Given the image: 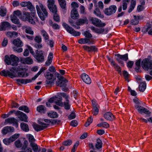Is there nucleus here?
I'll return each mask as SVG.
<instances>
[{
  "instance_id": "1",
  "label": "nucleus",
  "mask_w": 152,
  "mask_h": 152,
  "mask_svg": "<svg viewBox=\"0 0 152 152\" xmlns=\"http://www.w3.org/2000/svg\"><path fill=\"white\" fill-rule=\"evenodd\" d=\"M36 7L39 17L42 20H44L48 16L46 7L40 3H39V5H37Z\"/></svg>"
},
{
  "instance_id": "2",
  "label": "nucleus",
  "mask_w": 152,
  "mask_h": 152,
  "mask_svg": "<svg viewBox=\"0 0 152 152\" xmlns=\"http://www.w3.org/2000/svg\"><path fill=\"white\" fill-rule=\"evenodd\" d=\"M46 68L45 67L42 68L39 71L37 74L33 77L31 79H18L16 80V81L18 84L21 83L22 84H26V83H31L32 80H34L38 77L45 70Z\"/></svg>"
},
{
  "instance_id": "3",
  "label": "nucleus",
  "mask_w": 152,
  "mask_h": 152,
  "mask_svg": "<svg viewBox=\"0 0 152 152\" xmlns=\"http://www.w3.org/2000/svg\"><path fill=\"white\" fill-rule=\"evenodd\" d=\"M18 60V58L14 55H11L10 57L8 56H5V61L8 65L11 64L12 66H16Z\"/></svg>"
},
{
  "instance_id": "4",
  "label": "nucleus",
  "mask_w": 152,
  "mask_h": 152,
  "mask_svg": "<svg viewBox=\"0 0 152 152\" xmlns=\"http://www.w3.org/2000/svg\"><path fill=\"white\" fill-rule=\"evenodd\" d=\"M141 65L142 68L145 70L152 69V59L145 58L141 62Z\"/></svg>"
},
{
  "instance_id": "5",
  "label": "nucleus",
  "mask_w": 152,
  "mask_h": 152,
  "mask_svg": "<svg viewBox=\"0 0 152 152\" xmlns=\"http://www.w3.org/2000/svg\"><path fill=\"white\" fill-rule=\"evenodd\" d=\"M20 18L23 21H28L30 23L34 25L35 24V21L37 20L36 18L35 19H33L31 16L30 14L28 12L23 13V15L21 16Z\"/></svg>"
},
{
  "instance_id": "6",
  "label": "nucleus",
  "mask_w": 152,
  "mask_h": 152,
  "mask_svg": "<svg viewBox=\"0 0 152 152\" xmlns=\"http://www.w3.org/2000/svg\"><path fill=\"white\" fill-rule=\"evenodd\" d=\"M20 4L23 7H27V8L31 11L32 16L34 17L35 15L36 14L35 8L30 1L23 2L21 3Z\"/></svg>"
},
{
  "instance_id": "7",
  "label": "nucleus",
  "mask_w": 152,
  "mask_h": 152,
  "mask_svg": "<svg viewBox=\"0 0 152 152\" xmlns=\"http://www.w3.org/2000/svg\"><path fill=\"white\" fill-rule=\"evenodd\" d=\"M62 25L67 32L72 34L73 36L76 37L79 36L80 35V32L75 31L73 28L66 23H63Z\"/></svg>"
},
{
  "instance_id": "8",
  "label": "nucleus",
  "mask_w": 152,
  "mask_h": 152,
  "mask_svg": "<svg viewBox=\"0 0 152 152\" xmlns=\"http://www.w3.org/2000/svg\"><path fill=\"white\" fill-rule=\"evenodd\" d=\"M89 20L93 24L97 27H102L106 25L105 23L102 22L100 19L96 18L91 17Z\"/></svg>"
},
{
  "instance_id": "9",
  "label": "nucleus",
  "mask_w": 152,
  "mask_h": 152,
  "mask_svg": "<svg viewBox=\"0 0 152 152\" xmlns=\"http://www.w3.org/2000/svg\"><path fill=\"white\" fill-rule=\"evenodd\" d=\"M43 52L41 50H37L34 55V57L39 62H42L44 60Z\"/></svg>"
},
{
  "instance_id": "10",
  "label": "nucleus",
  "mask_w": 152,
  "mask_h": 152,
  "mask_svg": "<svg viewBox=\"0 0 152 152\" xmlns=\"http://www.w3.org/2000/svg\"><path fill=\"white\" fill-rule=\"evenodd\" d=\"M40 125L35 124L33 125V127L34 129L37 132H39L46 129L48 124L41 122L39 123Z\"/></svg>"
},
{
  "instance_id": "11",
  "label": "nucleus",
  "mask_w": 152,
  "mask_h": 152,
  "mask_svg": "<svg viewBox=\"0 0 152 152\" xmlns=\"http://www.w3.org/2000/svg\"><path fill=\"white\" fill-rule=\"evenodd\" d=\"M115 56H117L116 60L119 63L121 64H124L123 60L126 61L128 59L127 54H126L124 55H121L118 54L115 55Z\"/></svg>"
},
{
  "instance_id": "12",
  "label": "nucleus",
  "mask_w": 152,
  "mask_h": 152,
  "mask_svg": "<svg viewBox=\"0 0 152 152\" xmlns=\"http://www.w3.org/2000/svg\"><path fill=\"white\" fill-rule=\"evenodd\" d=\"M117 7L115 5L110 6L109 8H106L104 11V13L107 15H110L115 12Z\"/></svg>"
},
{
  "instance_id": "13",
  "label": "nucleus",
  "mask_w": 152,
  "mask_h": 152,
  "mask_svg": "<svg viewBox=\"0 0 152 152\" xmlns=\"http://www.w3.org/2000/svg\"><path fill=\"white\" fill-rule=\"evenodd\" d=\"M92 102L93 106V108L92 110V113L93 115H96L98 113L99 107L95 100H92Z\"/></svg>"
},
{
  "instance_id": "14",
  "label": "nucleus",
  "mask_w": 152,
  "mask_h": 152,
  "mask_svg": "<svg viewBox=\"0 0 152 152\" xmlns=\"http://www.w3.org/2000/svg\"><path fill=\"white\" fill-rule=\"evenodd\" d=\"M57 98V97H56L51 98L49 99L48 102L51 103H53L54 102L57 105L60 106H62L63 105V103L61 102L62 100V98L61 97L59 98V100H56Z\"/></svg>"
},
{
  "instance_id": "15",
  "label": "nucleus",
  "mask_w": 152,
  "mask_h": 152,
  "mask_svg": "<svg viewBox=\"0 0 152 152\" xmlns=\"http://www.w3.org/2000/svg\"><path fill=\"white\" fill-rule=\"evenodd\" d=\"M9 124L15 125L16 127L18 126V121L17 119L14 118H8L5 120V124Z\"/></svg>"
},
{
  "instance_id": "16",
  "label": "nucleus",
  "mask_w": 152,
  "mask_h": 152,
  "mask_svg": "<svg viewBox=\"0 0 152 152\" xmlns=\"http://www.w3.org/2000/svg\"><path fill=\"white\" fill-rule=\"evenodd\" d=\"M88 21L86 17L84 16L79 19L76 22L77 26L82 25L84 24H88Z\"/></svg>"
},
{
  "instance_id": "17",
  "label": "nucleus",
  "mask_w": 152,
  "mask_h": 152,
  "mask_svg": "<svg viewBox=\"0 0 152 152\" xmlns=\"http://www.w3.org/2000/svg\"><path fill=\"white\" fill-rule=\"evenodd\" d=\"M135 108L137 110L138 112L140 113H144L146 114H149L150 113L148 110L140 105L138 106H135Z\"/></svg>"
},
{
  "instance_id": "18",
  "label": "nucleus",
  "mask_w": 152,
  "mask_h": 152,
  "mask_svg": "<svg viewBox=\"0 0 152 152\" xmlns=\"http://www.w3.org/2000/svg\"><path fill=\"white\" fill-rule=\"evenodd\" d=\"M20 62L23 64H31L33 63L32 59L30 57L21 58Z\"/></svg>"
},
{
  "instance_id": "19",
  "label": "nucleus",
  "mask_w": 152,
  "mask_h": 152,
  "mask_svg": "<svg viewBox=\"0 0 152 152\" xmlns=\"http://www.w3.org/2000/svg\"><path fill=\"white\" fill-rule=\"evenodd\" d=\"M81 77L84 82L87 84H90L91 83V80L89 76L84 73L82 74Z\"/></svg>"
},
{
  "instance_id": "20",
  "label": "nucleus",
  "mask_w": 152,
  "mask_h": 152,
  "mask_svg": "<svg viewBox=\"0 0 152 152\" xmlns=\"http://www.w3.org/2000/svg\"><path fill=\"white\" fill-rule=\"evenodd\" d=\"M11 28L10 24L7 21L3 22L1 25L0 27V30H6L9 29Z\"/></svg>"
},
{
  "instance_id": "21",
  "label": "nucleus",
  "mask_w": 152,
  "mask_h": 152,
  "mask_svg": "<svg viewBox=\"0 0 152 152\" xmlns=\"http://www.w3.org/2000/svg\"><path fill=\"white\" fill-rule=\"evenodd\" d=\"M104 117L106 120L113 121L115 120V117L113 114L110 112H107L104 115Z\"/></svg>"
},
{
  "instance_id": "22",
  "label": "nucleus",
  "mask_w": 152,
  "mask_h": 152,
  "mask_svg": "<svg viewBox=\"0 0 152 152\" xmlns=\"http://www.w3.org/2000/svg\"><path fill=\"white\" fill-rule=\"evenodd\" d=\"M14 130L13 127L7 126L4 127L2 130V132L4 134H5L8 132H12Z\"/></svg>"
},
{
  "instance_id": "23",
  "label": "nucleus",
  "mask_w": 152,
  "mask_h": 152,
  "mask_svg": "<svg viewBox=\"0 0 152 152\" xmlns=\"http://www.w3.org/2000/svg\"><path fill=\"white\" fill-rule=\"evenodd\" d=\"M71 16L73 19H77L79 17V15L77 10L75 9H73L71 12Z\"/></svg>"
},
{
  "instance_id": "24",
  "label": "nucleus",
  "mask_w": 152,
  "mask_h": 152,
  "mask_svg": "<svg viewBox=\"0 0 152 152\" xmlns=\"http://www.w3.org/2000/svg\"><path fill=\"white\" fill-rule=\"evenodd\" d=\"M13 70H15L16 68L14 67H12V69L10 70V71H7V76L12 78L17 77L16 74L14 73V72L13 71Z\"/></svg>"
},
{
  "instance_id": "25",
  "label": "nucleus",
  "mask_w": 152,
  "mask_h": 152,
  "mask_svg": "<svg viewBox=\"0 0 152 152\" xmlns=\"http://www.w3.org/2000/svg\"><path fill=\"white\" fill-rule=\"evenodd\" d=\"M83 49L88 52L96 51L97 50V48L95 46H92L89 47L87 46H84L83 47Z\"/></svg>"
},
{
  "instance_id": "26",
  "label": "nucleus",
  "mask_w": 152,
  "mask_h": 152,
  "mask_svg": "<svg viewBox=\"0 0 152 152\" xmlns=\"http://www.w3.org/2000/svg\"><path fill=\"white\" fill-rule=\"evenodd\" d=\"M78 43L80 44H85L88 43V44H93V41H90V40L87 38H81L79 40Z\"/></svg>"
},
{
  "instance_id": "27",
  "label": "nucleus",
  "mask_w": 152,
  "mask_h": 152,
  "mask_svg": "<svg viewBox=\"0 0 152 152\" xmlns=\"http://www.w3.org/2000/svg\"><path fill=\"white\" fill-rule=\"evenodd\" d=\"M41 33L43 36L45 42H47L49 39V36L47 32L44 30H42L41 31Z\"/></svg>"
},
{
  "instance_id": "28",
  "label": "nucleus",
  "mask_w": 152,
  "mask_h": 152,
  "mask_svg": "<svg viewBox=\"0 0 152 152\" xmlns=\"http://www.w3.org/2000/svg\"><path fill=\"white\" fill-rule=\"evenodd\" d=\"M13 44L18 47H21L23 45V43L19 38L15 39L13 41Z\"/></svg>"
},
{
  "instance_id": "29",
  "label": "nucleus",
  "mask_w": 152,
  "mask_h": 152,
  "mask_svg": "<svg viewBox=\"0 0 152 152\" xmlns=\"http://www.w3.org/2000/svg\"><path fill=\"white\" fill-rule=\"evenodd\" d=\"M18 112L20 114V116L19 117L20 120L26 122H27V116L26 114L20 111H18Z\"/></svg>"
},
{
  "instance_id": "30",
  "label": "nucleus",
  "mask_w": 152,
  "mask_h": 152,
  "mask_svg": "<svg viewBox=\"0 0 152 152\" xmlns=\"http://www.w3.org/2000/svg\"><path fill=\"white\" fill-rule=\"evenodd\" d=\"M37 110L41 113H45L46 111V108L43 105L38 106L37 108Z\"/></svg>"
},
{
  "instance_id": "31",
  "label": "nucleus",
  "mask_w": 152,
  "mask_h": 152,
  "mask_svg": "<svg viewBox=\"0 0 152 152\" xmlns=\"http://www.w3.org/2000/svg\"><path fill=\"white\" fill-rule=\"evenodd\" d=\"M134 19L131 20L130 21L131 24L133 25H136L139 23V20L140 18V16H134Z\"/></svg>"
},
{
  "instance_id": "32",
  "label": "nucleus",
  "mask_w": 152,
  "mask_h": 152,
  "mask_svg": "<svg viewBox=\"0 0 152 152\" xmlns=\"http://www.w3.org/2000/svg\"><path fill=\"white\" fill-rule=\"evenodd\" d=\"M53 58V53H49L47 60L45 62V65L46 66H49L51 63L52 61Z\"/></svg>"
},
{
  "instance_id": "33",
  "label": "nucleus",
  "mask_w": 152,
  "mask_h": 152,
  "mask_svg": "<svg viewBox=\"0 0 152 152\" xmlns=\"http://www.w3.org/2000/svg\"><path fill=\"white\" fill-rule=\"evenodd\" d=\"M146 87V84L145 82L141 83L139 86V89L140 91L143 92L145 89Z\"/></svg>"
},
{
  "instance_id": "34",
  "label": "nucleus",
  "mask_w": 152,
  "mask_h": 152,
  "mask_svg": "<svg viewBox=\"0 0 152 152\" xmlns=\"http://www.w3.org/2000/svg\"><path fill=\"white\" fill-rule=\"evenodd\" d=\"M48 116L51 118H56L58 117L57 113L54 111H50L48 113Z\"/></svg>"
},
{
  "instance_id": "35",
  "label": "nucleus",
  "mask_w": 152,
  "mask_h": 152,
  "mask_svg": "<svg viewBox=\"0 0 152 152\" xmlns=\"http://www.w3.org/2000/svg\"><path fill=\"white\" fill-rule=\"evenodd\" d=\"M91 29L94 32L98 34H101L104 31V30L102 28H98L94 26L91 27Z\"/></svg>"
},
{
  "instance_id": "36",
  "label": "nucleus",
  "mask_w": 152,
  "mask_h": 152,
  "mask_svg": "<svg viewBox=\"0 0 152 152\" xmlns=\"http://www.w3.org/2000/svg\"><path fill=\"white\" fill-rule=\"evenodd\" d=\"M136 1L134 0H132L131 2V4L128 10V12L130 13L134 8L136 5Z\"/></svg>"
},
{
  "instance_id": "37",
  "label": "nucleus",
  "mask_w": 152,
  "mask_h": 152,
  "mask_svg": "<svg viewBox=\"0 0 152 152\" xmlns=\"http://www.w3.org/2000/svg\"><path fill=\"white\" fill-rule=\"evenodd\" d=\"M20 127L21 129L25 132H28L29 130V129L28 125L23 123H22L20 124Z\"/></svg>"
},
{
  "instance_id": "38",
  "label": "nucleus",
  "mask_w": 152,
  "mask_h": 152,
  "mask_svg": "<svg viewBox=\"0 0 152 152\" xmlns=\"http://www.w3.org/2000/svg\"><path fill=\"white\" fill-rule=\"evenodd\" d=\"M30 145L32 147L34 152H39L40 151V148H38L37 144L34 143Z\"/></svg>"
},
{
  "instance_id": "39",
  "label": "nucleus",
  "mask_w": 152,
  "mask_h": 152,
  "mask_svg": "<svg viewBox=\"0 0 152 152\" xmlns=\"http://www.w3.org/2000/svg\"><path fill=\"white\" fill-rule=\"evenodd\" d=\"M7 13L6 8L3 7H1L0 8V15L4 17L6 15Z\"/></svg>"
},
{
  "instance_id": "40",
  "label": "nucleus",
  "mask_w": 152,
  "mask_h": 152,
  "mask_svg": "<svg viewBox=\"0 0 152 152\" xmlns=\"http://www.w3.org/2000/svg\"><path fill=\"white\" fill-rule=\"evenodd\" d=\"M102 143L99 139H97L96 140V148L99 149L102 148Z\"/></svg>"
},
{
  "instance_id": "41",
  "label": "nucleus",
  "mask_w": 152,
  "mask_h": 152,
  "mask_svg": "<svg viewBox=\"0 0 152 152\" xmlns=\"http://www.w3.org/2000/svg\"><path fill=\"white\" fill-rule=\"evenodd\" d=\"M11 20L13 23L16 24H18L20 23L19 19L15 16L11 17Z\"/></svg>"
},
{
  "instance_id": "42",
  "label": "nucleus",
  "mask_w": 152,
  "mask_h": 152,
  "mask_svg": "<svg viewBox=\"0 0 152 152\" xmlns=\"http://www.w3.org/2000/svg\"><path fill=\"white\" fill-rule=\"evenodd\" d=\"M26 136L29 140L30 145L34 143V139L33 136L31 134H28Z\"/></svg>"
},
{
  "instance_id": "43",
  "label": "nucleus",
  "mask_w": 152,
  "mask_h": 152,
  "mask_svg": "<svg viewBox=\"0 0 152 152\" xmlns=\"http://www.w3.org/2000/svg\"><path fill=\"white\" fill-rule=\"evenodd\" d=\"M59 4L61 7L63 9L66 8V3L65 0H58Z\"/></svg>"
},
{
  "instance_id": "44",
  "label": "nucleus",
  "mask_w": 152,
  "mask_h": 152,
  "mask_svg": "<svg viewBox=\"0 0 152 152\" xmlns=\"http://www.w3.org/2000/svg\"><path fill=\"white\" fill-rule=\"evenodd\" d=\"M111 65L113 66L114 69L117 71L118 73H121V68L115 62H114V64H113Z\"/></svg>"
},
{
  "instance_id": "45",
  "label": "nucleus",
  "mask_w": 152,
  "mask_h": 152,
  "mask_svg": "<svg viewBox=\"0 0 152 152\" xmlns=\"http://www.w3.org/2000/svg\"><path fill=\"white\" fill-rule=\"evenodd\" d=\"M18 109L19 110L23 111L27 113H29V111L28 107L26 106H21Z\"/></svg>"
},
{
  "instance_id": "46",
  "label": "nucleus",
  "mask_w": 152,
  "mask_h": 152,
  "mask_svg": "<svg viewBox=\"0 0 152 152\" xmlns=\"http://www.w3.org/2000/svg\"><path fill=\"white\" fill-rule=\"evenodd\" d=\"M19 135L20 134H15L12 135L9 139L12 142L18 138L19 137Z\"/></svg>"
},
{
  "instance_id": "47",
  "label": "nucleus",
  "mask_w": 152,
  "mask_h": 152,
  "mask_svg": "<svg viewBox=\"0 0 152 152\" xmlns=\"http://www.w3.org/2000/svg\"><path fill=\"white\" fill-rule=\"evenodd\" d=\"M68 81L67 80L63 77H61V85L60 87H65L66 86V83Z\"/></svg>"
},
{
  "instance_id": "48",
  "label": "nucleus",
  "mask_w": 152,
  "mask_h": 152,
  "mask_svg": "<svg viewBox=\"0 0 152 152\" xmlns=\"http://www.w3.org/2000/svg\"><path fill=\"white\" fill-rule=\"evenodd\" d=\"M45 76L47 79L51 80L52 79L53 75L49 72H46L45 73Z\"/></svg>"
},
{
  "instance_id": "49",
  "label": "nucleus",
  "mask_w": 152,
  "mask_h": 152,
  "mask_svg": "<svg viewBox=\"0 0 152 152\" xmlns=\"http://www.w3.org/2000/svg\"><path fill=\"white\" fill-rule=\"evenodd\" d=\"M141 61L140 59L138 60L135 63V65L136 67L135 68V69L136 72H138L140 67Z\"/></svg>"
},
{
  "instance_id": "50",
  "label": "nucleus",
  "mask_w": 152,
  "mask_h": 152,
  "mask_svg": "<svg viewBox=\"0 0 152 152\" xmlns=\"http://www.w3.org/2000/svg\"><path fill=\"white\" fill-rule=\"evenodd\" d=\"M18 75L19 77H27L28 75V74L27 73H25L24 72H18Z\"/></svg>"
},
{
  "instance_id": "51",
  "label": "nucleus",
  "mask_w": 152,
  "mask_h": 152,
  "mask_svg": "<svg viewBox=\"0 0 152 152\" xmlns=\"http://www.w3.org/2000/svg\"><path fill=\"white\" fill-rule=\"evenodd\" d=\"M50 11L54 14L57 13V7L56 5L52 6L50 8H48Z\"/></svg>"
},
{
  "instance_id": "52",
  "label": "nucleus",
  "mask_w": 152,
  "mask_h": 152,
  "mask_svg": "<svg viewBox=\"0 0 152 152\" xmlns=\"http://www.w3.org/2000/svg\"><path fill=\"white\" fill-rule=\"evenodd\" d=\"M94 13L97 16L100 17H103V15H101L99 9L98 8H96L95 9L94 11Z\"/></svg>"
},
{
  "instance_id": "53",
  "label": "nucleus",
  "mask_w": 152,
  "mask_h": 152,
  "mask_svg": "<svg viewBox=\"0 0 152 152\" xmlns=\"http://www.w3.org/2000/svg\"><path fill=\"white\" fill-rule=\"evenodd\" d=\"M48 8H50L52 6H54L55 4V1L54 0H48Z\"/></svg>"
},
{
  "instance_id": "54",
  "label": "nucleus",
  "mask_w": 152,
  "mask_h": 152,
  "mask_svg": "<svg viewBox=\"0 0 152 152\" xmlns=\"http://www.w3.org/2000/svg\"><path fill=\"white\" fill-rule=\"evenodd\" d=\"M93 121V118H92L91 116L88 119L87 121L85 124V126L87 127Z\"/></svg>"
},
{
  "instance_id": "55",
  "label": "nucleus",
  "mask_w": 152,
  "mask_h": 152,
  "mask_svg": "<svg viewBox=\"0 0 152 152\" xmlns=\"http://www.w3.org/2000/svg\"><path fill=\"white\" fill-rule=\"evenodd\" d=\"M53 19L54 20L58 22H59L60 21V17L58 14L57 13H55L53 15Z\"/></svg>"
},
{
  "instance_id": "56",
  "label": "nucleus",
  "mask_w": 152,
  "mask_h": 152,
  "mask_svg": "<svg viewBox=\"0 0 152 152\" xmlns=\"http://www.w3.org/2000/svg\"><path fill=\"white\" fill-rule=\"evenodd\" d=\"M72 143V141L69 140L64 142L63 143V145L65 146H68L70 145Z\"/></svg>"
},
{
  "instance_id": "57",
  "label": "nucleus",
  "mask_w": 152,
  "mask_h": 152,
  "mask_svg": "<svg viewBox=\"0 0 152 152\" xmlns=\"http://www.w3.org/2000/svg\"><path fill=\"white\" fill-rule=\"evenodd\" d=\"M34 40L37 43H40L42 42V39L40 36H37L35 37Z\"/></svg>"
},
{
  "instance_id": "58",
  "label": "nucleus",
  "mask_w": 152,
  "mask_h": 152,
  "mask_svg": "<svg viewBox=\"0 0 152 152\" xmlns=\"http://www.w3.org/2000/svg\"><path fill=\"white\" fill-rule=\"evenodd\" d=\"M21 12L19 10H17L14 12V15L13 16H15L16 17L18 16L20 18L21 17Z\"/></svg>"
},
{
  "instance_id": "59",
  "label": "nucleus",
  "mask_w": 152,
  "mask_h": 152,
  "mask_svg": "<svg viewBox=\"0 0 152 152\" xmlns=\"http://www.w3.org/2000/svg\"><path fill=\"white\" fill-rule=\"evenodd\" d=\"M80 13L82 14H86V12L85 9L84 7L81 5L80 7Z\"/></svg>"
},
{
  "instance_id": "60",
  "label": "nucleus",
  "mask_w": 152,
  "mask_h": 152,
  "mask_svg": "<svg viewBox=\"0 0 152 152\" xmlns=\"http://www.w3.org/2000/svg\"><path fill=\"white\" fill-rule=\"evenodd\" d=\"M71 5L72 7L73 8V9H75L78 8L79 7L78 3L75 1L72 2L71 4Z\"/></svg>"
},
{
  "instance_id": "61",
  "label": "nucleus",
  "mask_w": 152,
  "mask_h": 152,
  "mask_svg": "<svg viewBox=\"0 0 152 152\" xmlns=\"http://www.w3.org/2000/svg\"><path fill=\"white\" fill-rule=\"evenodd\" d=\"M15 145L17 148H20L22 146V144L19 140L16 141L15 142Z\"/></svg>"
},
{
  "instance_id": "62",
  "label": "nucleus",
  "mask_w": 152,
  "mask_h": 152,
  "mask_svg": "<svg viewBox=\"0 0 152 152\" xmlns=\"http://www.w3.org/2000/svg\"><path fill=\"white\" fill-rule=\"evenodd\" d=\"M25 32L26 33L31 34L33 35L34 34L33 31L32 30L31 28L29 27L26 28Z\"/></svg>"
},
{
  "instance_id": "63",
  "label": "nucleus",
  "mask_w": 152,
  "mask_h": 152,
  "mask_svg": "<svg viewBox=\"0 0 152 152\" xmlns=\"http://www.w3.org/2000/svg\"><path fill=\"white\" fill-rule=\"evenodd\" d=\"M133 101L134 102L135 104L134 105V107L135 108V106L137 105V106H139L141 104V102L137 99H134Z\"/></svg>"
},
{
  "instance_id": "64",
  "label": "nucleus",
  "mask_w": 152,
  "mask_h": 152,
  "mask_svg": "<svg viewBox=\"0 0 152 152\" xmlns=\"http://www.w3.org/2000/svg\"><path fill=\"white\" fill-rule=\"evenodd\" d=\"M75 117L76 115L75 113L73 112H72L68 116V118L69 119L71 120L75 118Z\"/></svg>"
}]
</instances>
